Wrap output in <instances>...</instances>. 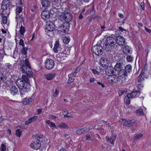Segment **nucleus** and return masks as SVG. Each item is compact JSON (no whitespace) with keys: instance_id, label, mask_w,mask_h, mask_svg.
I'll return each instance as SVG.
<instances>
[{"instance_id":"59","label":"nucleus","mask_w":151,"mask_h":151,"mask_svg":"<svg viewBox=\"0 0 151 151\" xmlns=\"http://www.w3.org/2000/svg\"><path fill=\"white\" fill-rule=\"evenodd\" d=\"M4 77V76L1 72H0V81H2L3 78Z\"/></svg>"},{"instance_id":"1","label":"nucleus","mask_w":151,"mask_h":151,"mask_svg":"<svg viewBox=\"0 0 151 151\" xmlns=\"http://www.w3.org/2000/svg\"><path fill=\"white\" fill-rule=\"evenodd\" d=\"M22 78L21 79L16 81V84L18 88L20 89L21 96L22 97L26 92L30 90V84L28 77L25 75H23Z\"/></svg>"},{"instance_id":"50","label":"nucleus","mask_w":151,"mask_h":151,"mask_svg":"<svg viewBox=\"0 0 151 151\" xmlns=\"http://www.w3.org/2000/svg\"><path fill=\"white\" fill-rule=\"evenodd\" d=\"M1 151H5L6 150V146L4 144H2L1 145Z\"/></svg>"},{"instance_id":"12","label":"nucleus","mask_w":151,"mask_h":151,"mask_svg":"<svg viewBox=\"0 0 151 151\" xmlns=\"http://www.w3.org/2000/svg\"><path fill=\"white\" fill-rule=\"evenodd\" d=\"M21 70L22 72L25 73L27 76L29 78H32L33 77V72L31 70H28V69H27V67L24 65H22L21 68Z\"/></svg>"},{"instance_id":"17","label":"nucleus","mask_w":151,"mask_h":151,"mask_svg":"<svg viewBox=\"0 0 151 151\" xmlns=\"http://www.w3.org/2000/svg\"><path fill=\"white\" fill-rule=\"evenodd\" d=\"M123 67V65L120 63H117L114 66V68L116 70L119 71L118 74L121 77H122V75L120 74V72L121 70H123L122 69Z\"/></svg>"},{"instance_id":"42","label":"nucleus","mask_w":151,"mask_h":151,"mask_svg":"<svg viewBox=\"0 0 151 151\" xmlns=\"http://www.w3.org/2000/svg\"><path fill=\"white\" fill-rule=\"evenodd\" d=\"M32 98L25 99L24 101V104H29L32 102Z\"/></svg>"},{"instance_id":"27","label":"nucleus","mask_w":151,"mask_h":151,"mask_svg":"<svg viewBox=\"0 0 151 151\" xmlns=\"http://www.w3.org/2000/svg\"><path fill=\"white\" fill-rule=\"evenodd\" d=\"M46 78L48 80H51L53 78L55 77V74L53 73H48L46 74L45 75Z\"/></svg>"},{"instance_id":"37","label":"nucleus","mask_w":151,"mask_h":151,"mask_svg":"<svg viewBox=\"0 0 151 151\" xmlns=\"http://www.w3.org/2000/svg\"><path fill=\"white\" fill-rule=\"evenodd\" d=\"M27 67V69L28 68L29 69H31V67L29 64V61L27 59H26L25 61V65H23Z\"/></svg>"},{"instance_id":"13","label":"nucleus","mask_w":151,"mask_h":151,"mask_svg":"<svg viewBox=\"0 0 151 151\" xmlns=\"http://www.w3.org/2000/svg\"><path fill=\"white\" fill-rule=\"evenodd\" d=\"M109 62V60L106 58H102L100 61V63L102 67L105 68L108 65Z\"/></svg>"},{"instance_id":"18","label":"nucleus","mask_w":151,"mask_h":151,"mask_svg":"<svg viewBox=\"0 0 151 151\" xmlns=\"http://www.w3.org/2000/svg\"><path fill=\"white\" fill-rule=\"evenodd\" d=\"M41 3L42 7L45 9H47L50 6V3L49 0H41Z\"/></svg>"},{"instance_id":"25","label":"nucleus","mask_w":151,"mask_h":151,"mask_svg":"<svg viewBox=\"0 0 151 151\" xmlns=\"http://www.w3.org/2000/svg\"><path fill=\"white\" fill-rule=\"evenodd\" d=\"M68 79L67 82V83L68 84H70L73 83L75 79V77H76V76L73 75V74L70 73L68 74Z\"/></svg>"},{"instance_id":"46","label":"nucleus","mask_w":151,"mask_h":151,"mask_svg":"<svg viewBox=\"0 0 151 151\" xmlns=\"http://www.w3.org/2000/svg\"><path fill=\"white\" fill-rule=\"evenodd\" d=\"M81 129H78L76 130V133L77 134H83V130H80Z\"/></svg>"},{"instance_id":"24","label":"nucleus","mask_w":151,"mask_h":151,"mask_svg":"<svg viewBox=\"0 0 151 151\" xmlns=\"http://www.w3.org/2000/svg\"><path fill=\"white\" fill-rule=\"evenodd\" d=\"M10 90L11 94L13 96L15 95L18 93V88L15 86H13Z\"/></svg>"},{"instance_id":"22","label":"nucleus","mask_w":151,"mask_h":151,"mask_svg":"<svg viewBox=\"0 0 151 151\" xmlns=\"http://www.w3.org/2000/svg\"><path fill=\"white\" fill-rule=\"evenodd\" d=\"M135 96L132 95V93L127 94L125 97V100L126 101V103L127 105H129L130 104V99L131 98H134Z\"/></svg>"},{"instance_id":"38","label":"nucleus","mask_w":151,"mask_h":151,"mask_svg":"<svg viewBox=\"0 0 151 151\" xmlns=\"http://www.w3.org/2000/svg\"><path fill=\"white\" fill-rule=\"evenodd\" d=\"M88 11H89L91 15H93L95 14V12L94 9L93 5L92 6L88 9Z\"/></svg>"},{"instance_id":"33","label":"nucleus","mask_w":151,"mask_h":151,"mask_svg":"<svg viewBox=\"0 0 151 151\" xmlns=\"http://www.w3.org/2000/svg\"><path fill=\"white\" fill-rule=\"evenodd\" d=\"M45 122L47 124H50V127H52L54 128H55L56 127L55 124L53 122H51V121L50 120H46Z\"/></svg>"},{"instance_id":"31","label":"nucleus","mask_w":151,"mask_h":151,"mask_svg":"<svg viewBox=\"0 0 151 151\" xmlns=\"http://www.w3.org/2000/svg\"><path fill=\"white\" fill-rule=\"evenodd\" d=\"M22 10V8L20 6H18L16 9V18H17L18 15L21 13Z\"/></svg>"},{"instance_id":"53","label":"nucleus","mask_w":151,"mask_h":151,"mask_svg":"<svg viewBox=\"0 0 151 151\" xmlns=\"http://www.w3.org/2000/svg\"><path fill=\"white\" fill-rule=\"evenodd\" d=\"M66 50V49H64V50L62 52L66 56H67V55H68L69 54L70 51V50H69L68 49L67 50V51H68V52H67Z\"/></svg>"},{"instance_id":"44","label":"nucleus","mask_w":151,"mask_h":151,"mask_svg":"<svg viewBox=\"0 0 151 151\" xmlns=\"http://www.w3.org/2000/svg\"><path fill=\"white\" fill-rule=\"evenodd\" d=\"M17 17H18V18H19V19H20V22H22L24 21V18L22 14H19L18 15Z\"/></svg>"},{"instance_id":"5","label":"nucleus","mask_w":151,"mask_h":151,"mask_svg":"<svg viewBox=\"0 0 151 151\" xmlns=\"http://www.w3.org/2000/svg\"><path fill=\"white\" fill-rule=\"evenodd\" d=\"M70 24V23L65 22L62 25V26L60 27L61 31L64 33H68L69 30Z\"/></svg>"},{"instance_id":"63","label":"nucleus","mask_w":151,"mask_h":151,"mask_svg":"<svg viewBox=\"0 0 151 151\" xmlns=\"http://www.w3.org/2000/svg\"><path fill=\"white\" fill-rule=\"evenodd\" d=\"M144 86L143 84L139 83L138 85V88L139 89H141Z\"/></svg>"},{"instance_id":"35","label":"nucleus","mask_w":151,"mask_h":151,"mask_svg":"<svg viewBox=\"0 0 151 151\" xmlns=\"http://www.w3.org/2000/svg\"><path fill=\"white\" fill-rule=\"evenodd\" d=\"M15 135L16 136L18 137H20L22 134V132L21 131L20 129H17L16 131Z\"/></svg>"},{"instance_id":"41","label":"nucleus","mask_w":151,"mask_h":151,"mask_svg":"<svg viewBox=\"0 0 151 151\" xmlns=\"http://www.w3.org/2000/svg\"><path fill=\"white\" fill-rule=\"evenodd\" d=\"M28 49L27 47H25L24 46L22 47V49L21 50L22 53L24 55L27 54V51Z\"/></svg>"},{"instance_id":"64","label":"nucleus","mask_w":151,"mask_h":151,"mask_svg":"<svg viewBox=\"0 0 151 151\" xmlns=\"http://www.w3.org/2000/svg\"><path fill=\"white\" fill-rule=\"evenodd\" d=\"M42 109L41 108L37 109V114H40L41 113L42 111Z\"/></svg>"},{"instance_id":"39","label":"nucleus","mask_w":151,"mask_h":151,"mask_svg":"<svg viewBox=\"0 0 151 151\" xmlns=\"http://www.w3.org/2000/svg\"><path fill=\"white\" fill-rule=\"evenodd\" d=\"M25 31L26 30L24 27H23L22 25H21L19 30V32L20 33V34L21 35H24L25 32Z\"/></svg>"},{"instance_id":"48","label":"nucleus","mask_w":151,"mask_h":151,"mask_svg":"<svg viewBox=\"0 0 151 151\" xmlns=\"http://www.w3.org/2000/svg\"><path fill=\"white\" fill-rule=\"evenodd\" d=\"M80 130H83V134L89 131V129L87 127H86L81 128Z\"/></svg>"},{"instance_id":"26","label":"nucleus","mask_w":151,"mask_h":151,"mask_svg":"<svg viewBox=\"0 0 151 151\" xmlns=\"http://www.w3.org/2000/svg\"><path fill=\"white\" fill-rule=\"evenodd\" d=\"M60 44L59 43V42L58 40H57L55 42V44L54 47L53 48V51L55 53H57L58 52V49L60 46Z\"/></svg>"},{"instance_id":"16","label":"nucleus","mask_w":151,"mask_h":151,"mask_svg":"<svg viewBox=\"0 0 151 151\" xmlns=\"http://www.w3.org/2000/svg\"><path fill=\"white\" fill-rule=\"evenodd\" d=\"M124 125L127 127H131L136 122V120L133 119L131 120L124 119Z\"/></svg>"},{"instance_id":"58","label":"nucleus","mask_w":151,"mask_h":151,"mask_svg":"<svg viewBox=\"0 0 151 151\" xmlns=\"http://www.w3.org/2000/svg\"><path fill=\"white\" fill-rule=\"evenodd\" d=\"M101 121L104 122L106 125L108 127H110V124L107 121H104V120H102Z\"/></svg>"},{"instance_id":"36","label":"nucleus","mask_w":151,"mask_h":151,"mask_svg":"<svg viewBox=\"0 0 151 151\" xmlns=\"http://www.w3.org/2000/svg\"><path fill=\"white\" fill-rule=\"evenodd\" d=\"M57 58H59L60 59H63L65 57H67L62 52H59L57 55Z\"/></svg>"},{"instance_id":"19","label":"nucleus","mask_w":151,"mask_h":151,"mask_svg":"<svg viewBox=\"0 0 151 151\" xmlns=\"http://www.w3.org/2000/svg\"><path fill=\"white\" fill-rule=\"evenodd\" d=\"M116 135L115 133H111L110 137L108 138V140L110 142L111 145L114 144V142L116 139Z\"/></svg>"},{"instance_id":"23","label":"nucleus","mask_w":151,"mask_h":151,"mask_svg":"<svg viewBox=\"0 0 151 151\" xmlns=\"http://www.w3.org/2000/svg\"><path fill=\"white\" fill-rule=\"evenodd\" d=\"M106 76H110L113 74L114 72V68L111 67H108L105 71Z\"/></svg>"},{"instance_id":"11","label":"nucleus","mask_w":151,"mask_h":151,"mask_svg":"<svg viewBox=\"0 0 151 151\" xmlns=\"http://www.w3.org/2000/svg\"><path fill=\"white\" fill-rule=\"evenodd\" d=\"M72 18L73 16L71 13L68 12H64L63 19L65 21V22L70 23Z\"/></svg>"},{"instance_id":"60","label":"nucleus","mask_w":151,"mask_h":151,"mask_svg":"<svg viewBox=\"0 0 151 151\" xmlns=\"http://www.w3.org/2000/svg\"><path fill=\"white\" fill-rule=\"evenodd\" d=\"M5 67L6 69L7 68L11 69V67H12V65L9 63H6L5 65Z\"/></svg>"},{"instance_id":"2","label":"nucleus","mask_w":151,"mask_h":151,"mask_svg":"<svg viewBox=\"0 0 151 151\" xmlns=\"http://www.w3.org/2000/svg\"><path fill=\"white\" fill-rule=\"evenodd\" d=\"M115 40L111 37H107L105 42L103 44V49L106 52H113L116 50L115 47Z\"/></svg>"},{"instance_id":"54","label":"nucleus","mask_w":151,"mask_h":151,"mask_svg":"<svg viewBox=\"0 0 151 151\" xmlns=\"http://www.w3.org/2000/svg\"><path fill=\"white\" fill-rule=\"evenodd\" d=\"M140 7H141V10L144 11V10L145 4L144 2H142L140 4Z\"/></svg>"},{"instance_id":"56","label":"nucleus","mask_w":151,"mask_h":151,"mask_svg":"<svg viewBox=\"0 0 151 151\" xmlns=\"http://www.w3.org/2000/svg\"><path fill=\"white\" fill-rule=\"evenodd\" d=\"M125 92L122 89L119 90L118 91V93L119 96L121 95Z\"/></svg>"},{"instance_id":"51","label":"nucleus","mask_w":151,"mask_h":151,"mask_svg":"<svg viewBox=\"0 0 151 151\" xmlns=\"http://www.w3.org/2000/svg\"><path fill=\"white\" fill-rule=\"evenodd\" d=\"M51 1L52 2L53 4H55V5H58V4L59 3V0H51Z\"/></svg>"},{"instance_id":"40","label":"nucleus","mask_w":151,"mask_h":151,"mask_svg":"<svg viewBox=\"0 0 151 151\" xmlns=\"http://www.w3.org/2000/svg\"><path fill=\"white\" fill-rule=\"evenodd\" d=\"M58 127L60 128L64 129L66 128L67 127H68L67 125L65 123L62 122L60 124L58 125Z\"/></svg>"},{"instance_id":"52","label":"nucleus","mask_w":151,"mask_h":151,"mask_svg":"<svg viewBox=\"0 0 151 151\" xmlns=\"http://www.w3.org/2000/svg\"><path fill=\"white\" fill-rule=\"evenodd\" d=\"M138 93H140V91L139 90H136L134 91L132 93H132V95L135 96L134 97H135L136 96H137V94Z\"/></svg>"},{"instance_id":"14","label":"nucleus","mask_w":151,"mask_h":151,"mask_svg":"<svg viewBox=\"0 0 151 151\" xmlns=\"http://www.w3.org/2000/svg\"><path fill=\"white\" fill-rule=\"evenodd\" d=\"M45 29L47 30L53 31L54 29L55 25L53 22L51 21H47L46 23Z\"/></svg>"},{"instance_id":"10","label":"nucleus","mask_w":151,"mask_h":151,"mask_svg":"<svg viewBox=\"0 0 151 151\" xmlns=\"http://www.w3.org/2000/svg\"><path fill=\"white\" fill-rule=\"evenodd\" d=\"M116 42L119 46H124L126 44L125 39L123 37L119 36L116 38Z\"/></svg>"},{"instance_id":"8","label":"nucleus","mask_w":151,"mask_h":151,"mask_svg":"<svg viewBox=\"0 0 151 151\" xmlns=\"http://www.w3.org/2000/svg\"><path fill=\"white\" fill-rule=\"evenodd\" d=\"M54 66V62L51 59L46 60L45 63V66L46 69L49 70L52 69Z\"/></svg>"},{"instance_id":"3","label":"nucleus","mask_w":151,"mask_h":151,"mask_svg":"<svg viewBox=\"0 0 151 151\" xmlns=\"http://www.w3.org/2000/svg\"><path fill=\"white\" fill-rule=\"evenodd\" d=\"M103 47L101 45H96L94 46L92 48V52L96 55H100L103 53Z\"/></svg>"},{"instance_id":"43","label":"nucleus","mask_w":151,"mask_h":151,"mask_svg":"<svg viewBox=\"0 0 151 151\" xmlns=\"http://www.w3.org/2000/svg\"><path fill=\"white\" fill-rule=\"evenodd\" d=\"M143 136L142 134H136L133 138L134 140H137L141 137Z\"/></svg>"},{"instance_id":"6","label":"nucleus","mask_w":151,"mask_h":151,"mask_svg":"<svg viewBox=\"0 0 151 151\" xmlns=\"http://www.w3.org/2000/svg\"><path fill=\"white\" fill-rule=\"evenodd\" d=\"M106 77L110 83H116L118 82V78L115 75L113 74L110 76H106Z\"/></svg>"},{"instance_id":"34","label":"nucleus","mask_w":151,"mask_h":151,"mask_svg":"<svg viewBox=\"0 0 151 151\" xmlns=\"http://www.w3.org/2000/svg\"><path fill=\"white\" fill-rule=\"evenodd\" d=\"M53 31L50 30H47L45 29V34L49 37H51L53 34Z\"/></svg>"},{"instance_id":"62","label":"nucleus","mask_w":151,"mask_h":151,"mask_svg":"<svg viewBox=\"0 0 151 151\" xmlns=\"http://www.w3.org/2000/svg\"><path fill=\"white\" fill-rule=\"evenodd\" d=\"M97 83L98 85L100 86H101V87L103 88H104L105 87V86L102 82H97Z\"/></svg>"},{"instance_id":"21","label":"nucleus","mask_w":151,"mask_h":151,"mask_svg":"<svg viewBox=\"0 0 151 151\" xmlns=\"http://www.w3.org/2000/svg\"><path fill=\"white\" fill-rule=\"evenodd\" d=\"M123 52L124 54L126 55L130 54L132 53L128 45H126L123 47Z\"/></svg>"},{"instance_id":"30","label":"nucleus","mask_w":151,"mask_h":151,"mask_svg":"<svg viewBox=\"0 0 151 151\" xmlns=\"http://www.w3.org/2000/svg\"><path fill=\"white\" fill-rule=\"evenodd\" d=\"M63 40L64 43L68 44L70 40V39L69 36H65L63 37Z\"/></svg>"},{"instance_id":"61","label":"nucleus","mask_w":151,"mask_h":151,"mask_svg":"<svg viewBox=\"0 0 151 151\" xmlns=\"http://www.w3.org/2000/svg\"><path fill=\"white\" fill-rule=\"evenodd\" d=\"M36 137L37 138V139H41L43 137V135L42 134H36Z\"/></svg>"},{"instance_id":"7","label":"nucleus","mask_w":151,"mask_h":151,"mask_svg":"<svg viewBox=\"0 0 151 151\" xmlns=\"http://www.w3.org/2000/svg\"><path fill=\"white\" fill-rule=\"evenodd\" d=\"M41 143L39 139H35L34 142H32L30 146L34 150H38L41 147Z\"/></svg>"},{"instance_id":"32","label":"nucleus","mask_w":151,"mask_h":151,"mask_svg":"<svg viewBox=\"0 0 151 151\" xmlns=\"http://www.w3.org/2000/svg\"><path fill=\"white\" fill-rule=\"evenodd\" d=\"M80 69L79 67H77L74 69V72H72L71 73L73 74V75L76 76L77 74L80 71Z\"/></svg>"},{"instance_id":"9","label":"nucleus","mask_w":151,"mask_h":151,"mask_svg":"<svg viewBox=\"0 0 151 151\" xmlns=\"http://www.w3.org/2000/svg\"><path fill=\"white\" fill-rule=\"evenodd\" d=\"M11 5V2L8 0H3L1 6V9L4 11L7 9Z\"/></svg>"},{"instance_id":"28","label":"nucleus","mask_w":151,"mask_h":151,"mask_svg":"<svg viewBox=\"0 0 151 151\" xmlns=\"http://www.w3.org/2000/svg\"><path fill=\"white\" fill-rule=\"evenodd\" d=\"M145 76L144 75V72H141L139 76L138 77L137 81L138 82L140 83L143 81L145 78Z\"/></svg>"},{"instance_id":"4","label":"nucleus","mask_w":151,"mask_h":151,"mask_svg":"<svg viewBox=\"0 0 151 151\" xmlns=\"http://www.w3.org/2000/svg\"><path fill=\"white\" fill-rule=\"evenodd\" d=\"M125 70H121L120 71V74H122V77L127 76V73H130L132 71V66L130 64L126 65L124 68Z\"/></svg>"},{"instance_id":"47","label":"nucleus","mask_w":151,"mask_h":151,"mask_svg":"<svg viewBox=\"0 0 151 151\" xmlns=\"http://www.w3.org/2000/svg\"><path fill=\"white\" fill-rule=\"evenodd\" d=\"M126 59L128 62H131L133 60V58L131 55H128L126 58Z\"/></svg>"},{"instance_id":"55","label":"nucleus","mask_w":151,"mask_h":151,"mask_svg":"<svg viewBox=\"0 0 151 151\" xmlns=\"http://www.w3.org/2000/svg\"><path fill=\"white\" fill-rule=\"evenodd\" d=\"M19 45H22L23 47L24 46V41L22 39H20L19 41Z\"/></svg>"},{"instance_id":"49","label":"nucleus","mask_w":151,"mask_h":151,"mask_svg":"<svg viewBox=\"0 0 151 151\" xmlns=\"http://www.w3.org/2000/svg\"><path fill=\"white\" fill-rule=\"evenodd\" d=\"M2 21L4 24L6 23L7 21V18L6 16H4L2 17Z\"/></svg>"},{"instance_id":"20","label":"nucleus","mask_w":151,"mask_h":151,"mask_svg":"<svg viewBox=\"0 0 151 151\" xmlns=\"http://www.w3.org/2000/svg\"><path fill=\"white\" fill-rule=\"evenodd\" d=\"M38 118V116H35L32 117H30L28 119L24 122V124L25 125H28L30 123L34 122Z\"/></svg>"},{"instance_id":"57","label":"nucleus","mask_w":151,"mask_h":151,"mask_svg":"<svg viewBox=\"0 0 151 151\" xmlns=\"http://www.w3.org/2000/svg\"><path fill=\"white\" fill-rule=\"evenodd\" d=\"M86 140H87L89 141L91 139V136L89 134H86Z\"/></svg>"},{"instance_id":"15","label":"nucleus","mask_w":151,"mask_h":151,"mask_svg":"<svg viewBox=\"0 0 151 151\" xmlns=\"http://www.w3.org/2000/svg\"><path fill=\"white\" fill-rule=\"evenodd\" d=\"M41 16L42 18L43 19L46 20L50 18V12L48 11L44 10L42 12Z\"/></svg>"},{"instance_id":"29","label":"nucleus","mask_w":151,"mask_h":151,"mask_svg":"<svg viewBox=\"0 0 151 151\" xmlns=\"http://www.w3.org/2000/svg\"><path fill=\"white\" fill-rule=\"evenodd\" d=\"M135 113L138 116L143 115H144L143 110L141 108H139L136 111Z\"/></svg>"},{"instance_id":"45","label":"nucleus","mask_w":151,"mask_h":151,"mask_svg":"<svg viewBox=\"0 0 151 151\" xmlns=\"http://www.w3.org/2000/svg\"><path fill=\"white\" fill-rule=\"evenodd\" d=\"M92 72L93 73L94 75H96V76H98L99 75L100 73L96 69H93L92 70Z\"/></svg>"}]
</instances>
